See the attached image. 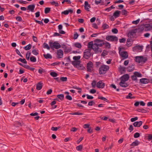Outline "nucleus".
Instances as JSON below:
<instances>
[{
  "instance_id": "obj_29",
  "label": "nucleus",
  "mask_w": 152,
  "mask_h": 152,
  "mask_svg": "<svg viewBox=\"0 0 152 152\" xmlns=\"http://www.w3.org/2000/svg\"><path fill=\"white\" fill-rule=\"evenodd\" d=\"M57 97L61 100H63L64 98V95L63 94H59L57 95Z\"/></svg>"
},
{
  "instance_id": "obj_58",
  "label": "nucleus",
  "mask_w": 152,
  "mask_h": 152,
  "mask_svg": "<svg viewBox=\"0 0 152 152\" xmlns=\"http://www.w3.org/2000/svg\"><path fill=\"white\" fill-rule=\"evenodd\" d=\"M129 129L130 130V132H132L133 130V127L132 125H130Z\"/></svg>"
},
{
  "instance_id": "obj_22",
  "label": "nucleus",
  "mask_w": 152,
  "mask_h": 152,
  "mask_svg": "<svg viewBox=\"0 0 152 152\" xmlns=\"http://www.w3.org/2000/svg\"><path fill=\"white\" fill-rule=\"evenodd\" d=\"M134 66L132 65L131 66H129L127 68V71L129 72L132 71L134 69Z\"/></svg>"
},
{
  "instance_id": "obj_5",
  "label": "nucleus",
  "mask_w": 152,
  "mask_h": 152,
  "mask_svg": "<svg viewBox=\"0 0 152 152\" xmlns=\"http://www.w3.org/2000/svg\"><path fill=\"white\" fill-rule=\"evenodd\" d=\"M106 39L110 42H117L118 41V38L115 36L113 35L108 36L106 37Z\"/></svg>"
},
{
  "instance_id": "obj_46",
  "label": "nucleus",
  "mask_w": 152,
  "mask_h": 152,
  "mask_svg": "<svg viewBox=\"0 0 152 152\" xmlns=\"http://www.w3.org/2000/svg\"><path fill=\"white\" fill-rule=\"evenodd\" d=\"M51 4L52 5H54L56 7H58L59 6L58 3V2L54 1L51 2Z\"/></svg>"
},
{
  "instance_id": "obj_51",
  "label": "nucleus",
  "mask_w": 152,
  "mask_h": 152,
  "mask_svg": "<svg viewBox=\"0 0 152 152\" xmlns=\"http://www.w3.org/2000/svg\"><path fill=\"white\" fill-rule=\"evenodd\" d=\"M119 69L121 71H124L125 70L126 68L124 67L120 66L119 67Z\"/></svg>"
},
{
  "instance_id": "obj_59",
  "label": "nucleus",
  "mask_w": 152,
  "mask_h": 152,
  "mask_svg": "<svg viewBox=\"0 0 152 152\" xmlns=\"http://www.w3.org/2000/svg\"><path fill=\"white\" fill-rule=\"evenodd\" d=\"M95 103L93 101L89 102L88 103V105L90 106H92L93 104H94Z\"/></svg>"
},
{
  "instance_id": "obj_7",
  "label": "nucleus",
  "mask_w": 152,
  "mask_h": 152,
  "mask_svg": "<svg viewBox=\"0 0 152 152\" xmlns=\"http://www.w3.org/2000/svg\"><path fill=\"white\" fill-rule=\"evenodd\" d=\"M57 55V57L58 58H61L63 57L64 53L63 51L61 49L57 50L56 53Z\"/></svg>"
},
{
  "instance_id": "obj_56",
  "label": "nucleus",
  "mask_w": 152,
  "mask_h": 152,
  "mask_svg": "<svg viewBox=\"0 0 152 152\" xmlns=\"http://www.w3.org/2000/svg\"><path fill=\"white\" fill-rule=\"evenodd\" d=\"M126 39L124 38H123L119 39V42L120 43H124L126 41Z\"/></svg>"
},
{
  "instance_id": "obj_18",
  "label": "nucleus",
  "mask_w": 152,
  "mask_h": 152,
  "mask_svg": "<svg viewBox=\"0 0 152 152\" xmlns=\"http://www.w3.org/2000/svg\"><path fill=\"white\" fill-rule=\"evenodd\" d=\"M73 12V10L72 9H69L68 10H66L63 12H62L61 13L62 14H63L65 15H67L69 13H70L71 14Z\"/></svg>"
},
{
  "instance_id": "obj_55",
  "label": "nucleus",
  "mask_w": 152,
  "mask_h": 152,
  "mask_svg": "<svg viewBox=\"0 0 152 152\" xmlns=\"http://www.w3.org/2000/svg\"><path fill=\"white\" fill-rule=\"evenodd\" d=\"M87 97V99H92L94 98V97L93 96H90L88 94L86 95Z\"/></svg>"
},
{
  "instance_id": "obj_19",
  "label": "nucleus",
  "mask_w": 152,
  "mask_h": 152,
  "mask_svg": "<svg viewBox=\"0 0 152 152\" xmlns=\"http://www.w3.org/2000/svg\"><path fill=\"white\" fill-rule=\"evenodd\" d=\"M89 7H90V5L89 4L87 1H85V9L88 11H89Z\"/></svg>"
},
{
  "instance_id": "obj_24",
  "label": "nucleus",
  "mask_w": 152,
  "mask_h": 152,
  "mask_svg": "<svg viewBox=\"0 0 152 152\" xmlns=\"http://www.w3.org/2000/svg\"><path fill=\"white\" fill-rule=\"evenodd\" d=\"M43 56L46 59H51L52 58L51 56L49 53H48L46 54H44Z\"/></svg>"
},
{
  "instance_id": "obj_27",
  "label": "nucleus",
  "mask_w": 152,
  "mask_h": 152,
  "mask_svg": "<svg viewBox=\"0 0 152 152\" xmlns=\"http://www.w3.org/2000/svg\"><path fill=\"white\" fill-rule=\"evenodd\" d=\"M74 45L75 47L79 49L81 48L82 47L81 44L80 43L77 42L75 43Z\"/></svg>"
},
{
  "instance_id": "obj_15",
  "label": "nucleus",
  "mask_w": 152,
  "mask_h": 152,
  "mask_svg": "<svg viewBox=\"0 0 152 152\" xmlns=\"http://www.w3.org/2000/svg\"><path fill=\"white\" fill-rule=\"evenodd\" d=\"M142 124V121L135 122L133 124V126L135 127H140Z\"/></svg>"
},
{
  "instance_id": "obj_54",
  "label": "nucleus",
  "mask_w": 152,
  "mask_h": 152,
  "mask_svg": "<svg viewBox=\"0 0 152 152\" xmlns=\"http://www.w3.org/2000/svg\"><path fill=\"white\" fill-rule=\"evenodd\" d=\"M16 20L18 21H21L22 20V18L20 16H18L16 17Z\"/></svg>"
},
{
  "instance_id": "obj_35",
  "label": "nucleus",
  "mask_w": 152,
  "mask_h": 152,
  "mask_svg": "<svg viewBox=\"0 0 152 152\" xmlns=\"http://www.w3.org/2000/svg\"><path fill=\"white\" fill-rule=\"evenodd\" d=\"M31 53L29 51L27 52L26 55V58L27 60H28L29 59L30 56L31 55Z\"/></svg>"
},
{
  "instance_id": "obj_32",
  "label": "nucleus",
  "mask_w": 152,
  "mask_h": 152,
  "mask_svg": "<svg viewBox=\"0 0 152 152\" xmlns=\"http://www.w3.org/2000/svg\"><path fill=\"white\" fill-rule=\"evenodd\" d=\"M43 48H47L48 50H50V46H49L48 44L45 43L43 44Z\"/></svg>"
},
{
  "instance_id": "obj_4",
  "label": "nucleus",
  "mask_w": 152,
  "mask_h": 152,
  "mask_svg": "<svg viewBox=\"0 0 152 152\" xmlns=\"http://www.w3.org/2000/svg\"><path fill=\"white\" fill-rule=\"evenodd\" d=\"M91 50L90 48H88L85 50L83 52V57L85 58L88 59L91 57Z\"/></svg>"
},
{
  "instance_id": "obj_13",
  "label": "nucleus",
  "mask_w": 152,
  "mask_h": 152,
  "mask_svg": "<svg viewBox=\"0 0 152 152\" xmlns=\"http://www.w3.org/2000/svg\"><path fill=\"white\" fill-rule=\"evenodd\" d=\"M72 64L74 66L78 68L81 66L80 62L79 61H73Z\"/></svg>"
},
{
  "instance_id": "obj_17",
  "label": "nucleus",
  "mask_w": 152,
  "mask_h": 152,
  "mask_svg": "<svg viewBox=\"0 0 152 152\" xmlns=\"http://www.w3.org/2000/svg\"><path fill=\"white\" fill-rule=\"evenodd\" d=\"M97 87L99 88H103L104 87V83H102V81L98 82L97 84Z\"/></svg>"
},
{
  "instance_id": "obj_20",
  "label": "nucleus",
  "mask_w": 152,
  "mask_h": 152,
  "mask_svg": "<svg viewBox=\"0 0 152 152\" xmlns=\"http://www.w3.org/2000/svg\"><path fill=\"white\" fill-rule=\"evenodd\" d=\"M140 143V142L138 140H136L134 142H133L131 145V146H135L139 145Z\"/></svg>"
},
{
  "instance_id": "obj_63",
  "label": "nucleus",
  "mask_w": 152,
  "mask_h": 152,
  "mask_svg": "<svg viewBox=\"0 0 152 152\" xmlns=\"http://www.w3.org/2000/svg\"><path fill=\"white\" fill-rule=\"evenodd\" d=\"M52 92V90L51 89H50L48 90L47 92V94L49 95Z\"/></svg>"
},
{
  "instance_id": "obj_42",
  "label": "nucleus",
  "mask_w": 152,
  "mask_h": 152,
  "mask_svg": "<svg viewBox=\"0 0 152 152\" xmlns=\"http://www.w3.org/2000/svg\"><path fill=\"white\" fill-rule=\"evenodd\" d=\"M60 80L63 82H66L67 80V78L66 77H61L60 78Z\"/></svg>"
},
{
  "instance_id": "obj_3",
  "label": "nucleus",
  "mask_w": 152,
  "mask_h": 152,
  "mask_svg": "<svg viewBox=\"0 0 152 152\" xmlns=\"http://www.w3.org/2000/svg\"><path fill=\"white\" fill-rule=\"evenodd\" d=\"M49 44L50 48L51 49L54 48L56 49H58L61 47L60 44L56 42H53L50 41L49 42Z\"/></svg>"
},
{
  "instance_id": "obj_10",
  "label": "nucleus",
  "mask_w": 152,
  "mask_h": 152,
  "mask_svg": "<svg viewBox=\"0 0 152 152\" xmlns=\"http://www.w3.org/2000/svg\"><path fill=\"white\" fill-rule=\"evenodd\" d=\"M129 78V76L128 74H126L124 75L121 78V80H123L124 81H127Z\"/></svg>"
},
{
  "instance_id": "obj_21",
  "label": "nucleus",
  "mask_w": 152,
  "mask_h": 152,
  "mask_svg": "<svg viewBox=\"0 0 152 152\" xmlns=\"http://www.w3.org/2000/svg\"><path fill=\"white\" fill-rule=\"evenodd\" d=\"M120 11H116L113 13V16L115 18H117L120 15Z\"/></svg>"
},
{
  "instance_id": "obj_45",
  "label": "nucleus",
  "mask_w": 152,
  "mask_h": 152,
  "mask_svg": "<svg viewBox=\"0 0 152 152\" xmlns=\"http://www.w3.org/2000/svg\"><path fill=\"white\" fill-rule=\"evenodd\" d=\"M140 136V134L138 132H136L134 134V137L135 138L139 137Z\"/></svg>"
},
{
  "instance_id": "obj_31",
  "label": "nucleus",
  "mask_w": 152,
  "mask_h": 152,
  "mask_svg": "<svg viewBox=\"0 0 152 152\" xmlns=\"http://www.w3.org/2000/svg\"><path fill=\"white\" fill-rule=\"evenodd\" d=\"M132 94L131 93H130L129 94V95L128 96H127L126 98L127 99H134L135 98V97L134 96H132Z\"/></svg>"
},
{
  "instance_id": "obj_9",
  "label": "nucleus",
  "mask_w": 152,
  "mask_h": 152,
  "mask_svg": "<svg viewBox=\"0 0 152 152\" xmlns=\"http://www.w3.org/2000/svg\"><path fill=\"white\" fill-rule=\"evenodd\" d=\"M143 49V47L142 46L137 45L133 48V50L134 52L141 51Z\"/></svg>"
},
{
  "instance_id": "obj_52",
  "label": "nucleus",
  "mask_w": 152,
  "mask_h": 152,
  "mask_svg": "<svg viewBox=\"0 0 152 152\" xmlns=\"http://www.w3.org/2000/svg\"><path fill=\"white\" fill-rule=\"evenodd\" d=\"M35 21L36 23H37L42 26L43 25V22H42V21H39V20H35Z\"/></svg>"
},
{
  "instance_id": "obj_12",
  "label": "nucleus",
  "mask_w": 152,
  "mask_h": 152,
  "mask_svg": "<svg viewBox=\"0 0 152 152\" xmlns=\"http://www.w3.org/2000/svg\"><path fill=\"white\" fill-rule=\"evenodd\" d=\"M140 82L142 84H147L149 82V80L146 78H142L140 80Z\"/></svg>"
},
{
  "instance_id": "obj_44",
  "label": "nucleus",
  "mask_w": 152,
  "mask_h": 152,
  "mask_svg": "<svg viewBox=\"0 0 152 152\" xmlns=\"http://www.w3.org/2000/svg\"><path fill=\"white\" fill-rule=\"evenodd\" d=\"M70 114L72 115H83L82 113H80L78 112H75L74 113H70Z\"/></svg>"
},
{
  "instance_id": "obj_2",
  "label": "nucleus",
  "mask_w": 152,
  "mask_h": 152,
  "mask_svg": "<svg viewBox=\"0 0 152 152\" xmlns=\"http://www.w3.org/2000/svg\"><path fill=\"white\" fill-rule=\"evenodd\" d=\"M147 60V58L142 56H137L135 57V61L139 63L143 64Z\"/></svg>"
},
{
  "instance_id": "obj_1",
  "label": "nucleus",
  "mask_w": 152,
  "mask_h": 152,
  "mask_svg": "<svg viewBox=\"0 0 152 152\" xmlns=\"http://www.w3.org/2000/svg\"><path fill=\"white\" fill-rule=\"evenodd\" d=\"M104 44L103 41L99 39H96L94 40L93 42H89L88 45V48L91 50L92 49L95 53H97L102 51L100 47L103 45Z\"/></svg>"
},
{
  "instance_id": "obj_53",
  "label": "nucleus",
  "mask_w": 152,
  "mask_h": 152,
  "mask_svg": "<svg viewBox=\"0 0 152 152\" xmlns=\"http://www.w3.org/2000/svg\"><path fill=\"white\" fill-rule=\"evenodd\" d=\"M66 99L69 100H71L72 99V97L69 95H66Z\"/></svg>"
},
{
  "instance_id": "obj_37",
  "label": "nucleus",
  "mask_w": 152,
  "mask_h": 152,
  "mask_svg": "<svg viewBox=\"0 0 152 152\" xmlns=\"http://www.w3.org/2000/svg\"><path fill=\"white\" fill-rule=\"evenodd\" d=\"M18 61L25 64H26L27 63L25 59L24 58L22 59L21 58H20L18 60Z\"/></svg>"
},
{
  "instance_id": "obj_41",
  "label": "nucleus",
  "mask_w": 152,
  "mask_h": 152,
  "mask_svg": "<svg viewBox=\"0 0 152 152\" xmlns=\"http://www.w3.org/2000/svg\"><path fill=\"white\" fill-rule=\"evenodd\" d=\"M131 77L132 80L136 81H137V77L134 74V75L131 76Z\"/></svg>"
},
{
  "instance_id": "obj_57",
  "label": "nucleus",
  "mask_w": 152,
  "mask_h": 152,
  "mask_svg": "<svg viewBox=\"0 0 152 152\" xmlns=\"http://www.w3.org/2000/svg\"><path fill=\"white\" fill-rule=\"evenodd\" d=\"M91 85L93 88H94L96 86V81L94 80L91 83Z\"/></svg>"
},
{
  "instance_id": "obj_33",
  "label": "nucleus",
  "mask_w": 152,
  "mask_h": 152,
  "mask_svg": "<svg viewBox=\"0 0 152 152\" xmlns=\"http://www.w3.org/2000/svg\"><path fill=\"white\" fill-rule=\"evenodd\" d=\"M30 60L31 62H35L36 61V58L34 56H32L30 57Z\"/></svg>"
},
{
  "instance_id": "obj_25",
  "label": "nucleus",
  "mask_w": 152,
  "mask_h": 152,
  "mask_svg": "<svg viewBox=\"0 0 152 152\" xmlns=\"http://www.w3.org/2000/svg\"><path fill=\"white\" fill-rule=\"evenodd\" d=\"M134 74L137 77H141L142 76V74L138 72H135Z\"/></svg>"
},
{
  "instance_id": "obj_28",
  "label": "nucleus",
  "mask_w": 152,
  "mask_h": 152,
  "mask_svg": "<svg viewBox=\"0 0 152 152\" xmlns=\"http://www.w3.org/2000/svg\"><path fill=\"white\" fill-rule=\"evenodd\" d=\"M31 48V45L29 44L24 47V49L26 50H30Z\"/></svg>"
},
{
  "instance_id": "obj_14",
  "label": "nucleus",
  "mask_w": 152,
  "mask_h": 152,
  "mask_svg": "<svg viewBox=\"0 0 152 152\" xmlns=\"http://www.w3.org/2000/svg\"><path fill=\"white\" fill-rule=\"evenodd\" d=\"M119 85L123 87H126L129 86L128 84L126 83V81L123 80H121L120 82L119 83Z\"/></svg>"
},
{
  "instance_id": "obj_48",
  "label": "nucleus",
  "mask_w": 152,
  "mask_h": 152,
  "mask_svg": "<svg viewBox=\"0 0 152 152\" xmlns=\"http://www.w3.org/2000/svg\"><path fill=\"white\" fill-rule=\"evenodd\" d=\"M137 111L139 112H141L143 113H146V111L145 110L143 109H138Z\"/></svg>"
},
{
  "instance_id": "obj_11",
  "label": "nucleus",
  "mask_w": 152,
  "mask_h": 152,
  "mask_svg": "<svg viewBox=\"0 0 152 152\" xmlns=\"http://www.w3.org/2000/svg\"><path fill=\"white\" fill-rule=\"evenodd\" d=\"M99 73L100 75L104 74V65H103L99 68Z\"/></svg>"
},
{
  "instance_id": "obj_30",
  "label": "nucleus",
  "mask_w": 152,
  "mask_h": 152,
  "mask_svg": "<svg viewBox=\"0 0 152 152\" xmlns=\"http://www.w3.org/2000/svg\"><path fill=\"white\" fill-rule=\"evenodd\" d=\"M50 75L53 77H55L57 76L58 74L55 72H52L50 73Z\"/></svg>"
},
{
  "instance_id": "obj_36",
  "label": "nucleus",
  "mask_w": 152,
  "mask_h": 152,
  "mask_svg": "<svg viewBox=\"0 0 152 152\" xmlns=\"http://www.w3.org/2000/svg\"><path fill=\"white\" fill-rule=\"evenodd\" d=\"M83 148V145H80L76 148V150L78 151H81Z\"/></svg>"
},
{
  "instance_id": "obj_43",
  "label": "nucleus",
  "mask_w": 152,
  "mask_h": 152,
  "mask_svg": "<svg viewBox=\"0 0 152 152\" xmlns=\"http://www.w3.org/2000/svg\"><path fill=\"white\" fill-rule=\"evenodd\" d=\"M64 47H65V45H64ZM63 48H65V49H64V50H65L64 52H65L69 53V52L71 51L70 49H69V48H67L66 47L64 48V47H63Z\"/></svg>"
},
{
  "instance_id": "obj_23",
  "label": "nucleus",
  "mask_w": 152,
  "mask_h": 152,
  "mask_svg": "<svg viewBox=\"0 0 152 152\" xmlns=\"http://www.w3.org/2000/svg\"><path fill=\"white\" fill-rule=\"evenodd\" d=\"M42 84L39 83L37 85L36 89L38 90H41L42 88Z\"/></svg>"
},
{
  "instance_id": "obj_40",
  "label": "nucleus",
  "mask_w": 152,
  "mask_h": 152,
  "mask_svg": "<svg viewBox=\"0 0 152 152\" xmlns=\"http://www.w3.org/2000/svg\"><path fill=\"white\" fill-rule=\"evenodd\" d=\"M140 21V19H138L136 20L133 21L132 22V23L133 24L137 25L138 24L139 22Z\"/></svg>"
},
{
  "instance_id": "obj_39",
  "label": "nucleus",
  "mask_w": 152,
  "mask_h": 152,
  "mask_svg": "<svg viewBox=\"0 0 152 152\" xmlns=\"http://www.w3.org/2000/svg\"><path fill=\"white\" fill-rule=\"evenodd\" d=\"M37 51V50L35 49H33L32 50V53L34 55L36 56L38 54V52Z\"/></svg>"
},
{
  "instance_id": "obj_38",
  "label": "nucleus",
  "mask_w": 152,
  "mask_h": 152,
  "mask_svg": "<svg viewBox=\"0 0 152 152\" xmlns=\"http://www.w3.org/2000/svg\"><path fill=\"white\" fill-rule=\"evenodd\" d=\"M73 88L76 89L77 90H79V91H78V92L79 93H80L81 92V88H80L79 87H77V86H73Z\"/></svg>"
},
{
  "instance_id": "obj_34",
  "label": "nucleus",
  "mask_w": 152,
  "mask_h": 152,
  "mask_svg": "<svg viewBox=\"0 0 152 152\" xmlns=\"http://www.w3.org/2000/svg\"><path fill=\"white\" fill-rule=\"evenodd\" d=\"M50 10V8L49 7H46L45 9V13L46 14H47L49 12Z\"/></svg>"
},
{
  "instance_id": "obj_26",
  "label": "nucleus",
  "mask_w": 152,
  "mask_h": 152,
  "mask_svg": "<svg viewBox=\"0 0 152 152\" xmlns=\"http://www.w3.org/2000/svg\"><path fill=\"white\" fill-rule=\"evenodd\" d=\"M110 44L109 42L105 41V48L110 49Z\"/></svg>"
},
{
  "instance_id": "obj_62",
  "label": "nucleus",
  "mask_w": 152,
  "mask_h": 152,
  "mask_svg": "<svg viewBox=\"0 0 152 152\" xmlns=\"http://www.w3.org/2000/svg\"><path fill=\"white\" fill-rule=\"evenodd\" d=\"M79 35L77 32H75L74 34V39H76L77 38Z\"/></svg>"
},
{
  "instance_id": "obj_60",
  "label": "nucleus",
  "mask_w": 152,
  "mask_h": 152,
  "mask_svg": "<svg viewBox=\"0 0 152 152\" xmlns=\"http://www.w3.org/2000/svg\"><path fill=\"white\" fill-rule=\"evenodd\" d=\"M58 129V128L57 127H52L51 128V130L56 131Z\"/></svg>"
},
{
  "instance_id": "obj_61",
  "label": "nucleus",
  "mask_w": 152,
  "mask_h": 152,
  "mask_svg": "<svg viewBox=\"0 0 152 152\" xmlns=\"http://www.w3.org/2000/svg\"><path fill=\"white\" fill-rule=\"evenodd\" d=\"M96 92V91L94 89H91L90 91V93L93 94L95 93Z\"/></svg>"
},
{
  "instance_id": "obj_16",
  "label": "nucleus",
  "mask_w": 152,
  "mask_h": 152,
  "mask_svg": "<svg viewBox=\"0 0 152 152\" xmlns=\"http://www.w3.org/2000/svg\"><path fill=\"white\" fill-rule=\"evenodd\" d=\"M35 7L34 4L30 5L27 7V10L30 11L31 12H33Z\"/></svg>"
},
{
  "instance_id": "obj_8",
  "label": "nucleus",
  "mask_w": 152,
  "mask_h": 152,
  "mask_svg": "<svg viewBox=\"0 0 152 152\" xmlns=\"http://www.w3.org/2000/svg\"><path fill=\"white\" fill-rule=\"evenodd\" d=\"M87 69L88 72H91L93 69V64L91 61H89L87 64Z\"/></svg>"
},
{
  "instance_id": "obj_50",
  "label": "nucleus",
  "mask_w": 152,
  "mask_h": 152,
  "mask_svg": "<svg viewBox=\"0 0 152 152\" xmlns=\"http://www.w3.org/2000/svg\"><path fill=\"white\" fill-rule=\"evenodd\" d=\"M112 32L114 34H117L118 32V30L117 28H115L112 29Z\"/></svg>"
},
{
  "instance_id": "obj_47",
  "label": "nucleus",
  "mask_w": 152,
  "mask_h": 152,
  "mask_svg": "<svg viewBox=\"0 0 152 152\" xmlns=\"http://www.w3.org/2000/svg\"><path fill=\"white\" fill-rule=\"evenodd\" d=\"M80 58V56H75L73 57V59L75 60H79Z\"/></svg>"
},
{
  "instance_id": "obj_49",
  "label": "nucleus",
  "mask_w": 152,
  "mask_h": 152,
  "mask_svg": "<svg viewBox=\"0 0 152 152\" xmlns=\"http://www.w3.org/2000/svg\"><path fill=\"white\" fill-rule=\"evenodd\" d=\"M138 118L137 117H136L134 118H131V121L132 122H133L137 120L138 119Z\"/></svg>"
},
{
  "instance_id": "obj_6",
  "label": "nucleus",
  "mask_w": 152,
  "mask_h": 152,
  "mask_svg": "<svg viewBox=\"0 0 152 152\" xmlns=\"http://www.w3.org/2000/svg\"><path fill=\"white\" fill-rule=\"evenodd\" d=\"M121 48H119V53L120 56L124 59H126L128 58V53L126 51L120 52Z\"/></svg>"
},
{
  "instance_id": "obj_64",
  "label": "nucleus",
  "mask_w": 152,
  "mask_h": 152,
  "mask_svg": "<svg viewBox=\"0 0 152 152\" xmlns=\"http://www.w3.org/2000/svg\"><path fill=\"white\" fill-rule=\"evenodd\" d=\"M122 13L123 15H126L127 13V12L126 10H123L122 11Z\"/></svg>"
}]
</instances>
